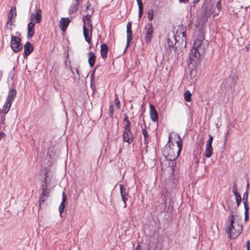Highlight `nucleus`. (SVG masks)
Wrapping results in <instances>:
<instances>
[{"label":"nucleus","instance_id":"f257e3e1","mask_svg":"<svg viewBox=\"0 0 250 250\" xmlns=\"http://www.w3.org/2000/svg\"><path fill=\"white\" fill-rule=\"evenodd\" d=\"M204 37L202 35H199L195 40L192 48L189 55V63L193 66L196 65L199 59L205 52V45L203 43Z\"/></svg>","mask_w":250,"mask_h":250},{"label":"nucleus","instance_id":"f03ea898","mask_svg":"<svg viewBox=\"0 0 250 250\" xmlns=\"http://www.w3.org/2000/svg\"><path fill=\"white\" fill-rule=\"evenodd\" d=\"M229 209L231 212V218L230 219V224L229 227L228 234L230 238L235 239L241 233L242 227L240 225L234 222L235 217H236L235 214L236 208H230V206L229 205Z\"/></svg>","mask_w":250,"mask_h":250},{"label":"nucleus","instance_id":"7ed1b4c3","mask_svg":"<svg viewBox=\"0 0 250 250\" xmlns=\"http://www.w3.org/2000/svg\"><path fill=\"white\" fill-rule=\"evenodd\" d=\"M91 15L87 14L83 18V34L85 41L90 45L92 44L91 38L93 25L90 20Z\"/></svg>","mask_w":250,"mask_h":250},{"label":"nucleus","instance_id":"20e7f679","mask_svg":"<svg viewBox=\"0 0 250 250\" xmlns=\"http://www.w3.org/2000/svg\"><path fill=\"white\" fill-rule=\"evenodd\" d=\"M10 46L15 52H18L21 50L22 45L21 42V39L17 36H12Z\"/></svg>","mask_w":250,"mask_h":250},{"label":"nucleus","instance_id":"39448f33","mask_svg":"<svg viewBox=\"0 0 250 250\" xmlns=\"http://www.w3.org/2000/svg\"><path fill=\"white\" fill-rule=\"evenodd\" d=\"M154 30L151 23H147L145 27V38L146 42L149 43L152 38V34Z\"/></svg>","mask_w":250,"mask_h":250},{"label":"nucleus","instance_id":"423d86ee","mask_svg":"<svg viewBox=\"0 0 250 250\" xmlns=\"http://www.w3.org/2000/svg\"><path fill=\"white\" fill-rule=\"evenodd\" d=\"M178 137L179 138V140L176 142L177 146H174V148H169L168 149V155H172L173 153L172 150L174 149L175 150L176 153L173 152V159L176 158L178 156L182 147V142L181 138L179 136H178Z\"/></svg>","mask_w":250,"mask_h":250},{"label":"nucleus","instance_id":"0eeeda50","mask_svg":"<svg viewBox=\"0 0 250 250\" xmlns=\"http://www.w3.org/2000/svg\"><path fill=\"white\" fill-rule=\"evenodd\" d=\"M42 10L38 9L36 10L35 13H32L30 15V21L39 23L42 21Z\"/></svg>","mask_w":250,"mask_h":250},{"label":"nucleus","instance_id":"6e6552de","mask_svg":"<svg viewBox=\"0 0 250 250\" xmlns=\"http://www.w3.org/2000/svg\"><path fill=\"white\" fill-rule=\"evenodd\" d=\"M123 139L124 141L131 144L134 140V135L131 131V129L124 130L123 133Z\"/></svg>","mask_w":250,"mask_h":250},{"label":"nucleus","instance_id":"1a4fd4ad","mask_svg":"<svg viewBox=\"0 0 250 250\" xmlns=\"http://www.w3.org/2000/svg\"><path fill=\"white\" fill-rule=\"evenodd\" d=\"M79 4L80 0H73L68 10L69 14L71 15L76 12L79 9Z\"/></svg>","mask_w":250,"mask_h":250},{"label":"nucleus","instance_id":"9d476101","mask_svg":"<svg viewBox=\"0 0 250 250\" xmlns=\"http://www.w3.org/2000/svg\"><path fill=\"white\" fill-rule=\"evenodd\" d=\"M17 16L16 9L15 7H13L10 9V10L8 15V20L7 22V24L11 25L13 21V18H15Z\"/></svg>","mask_w":250,"mask_h":250},{"label":"nucleus","instance_id":"9b49d317","mask_svg":"<svg viewBox=\"0 0 250 250\" xmlns=\"http://www.w3.org/2000/svg\"><path fill=\"white\" fill-rule=\"evenodd\" d=\"M70 23V20L68 18H62L59 23L60 28L63 31L66 30L67 26Z\"/></svg>","mask_w":250,"mask_h":250},{"label":"nucleus","instance_id":"f8f14e48","mask_svg":"<svg viewBox=\"0 0 250 250\" xmlns=\"http://www.w3.org/2000/svg\"><path fill=\"white\" fill-rule=\"evenodd\" d=\"M149 108L151 119L153 122H156L158 118L157 111L155 110L154 106L152 104L149 105Z\"/></svg>","mask_w":250,"mask_h":250},{"label":"nucleus","instance_id":"ddd939ff","mask_svg":"<svg viewBox=\"0 0 250 250\" xmlns=\"http://www.w3.org/2000/svg\"><path fill=\"white\" fill-rule=\"evenodd\" d=\"M35 25V22H33L32 21H30V22L28 24V32H27V38H32L34 35L35 34V29L34 26Z\"/></svg>","mask_w":250,"mask_h":250},{"label":"nucleus","instance_id":"4468645a","mask_svg":"<svg viewBox=\"0 0 250 250\" xmlns=\"http://www.w3.org/2000/svg\"><path fill=\"white\" fill-rule=\"evenodd\" d=\"M33 51V45L29 42H27L24 45V53L26 56L29 55Z\"/></svg>","mask_w":250,"mask_h":250},{"label":"nucleus","instance_id":"2eb2a0df","mask_svg":"<svg viewBox=\"0 0 250 250\" xmlns=\"http://www.w3.org/2000/svg\"><path fill=\"white\" fill-rule=\"evenodd\" d=\"M16 95L17 91L16 89H10L9 91L6 100L12 103L16 98Z\"/></svg>","mask_w":250,"mask_h":250},{"label":"nucleus","instance_id":"dca6fc26","mask_svg":"<svg viewBox=\"0 0 250 250\" xmlns=\"http://www.w3.org/2000/svg\"><path fill=\"white\" fill-rule=\"evenodd\" d=\"M132 39V30L131 23L128 22L127 24V46L129 44V42Z\"/></svg>","mask_w":250,"mask_h":250},{"label":"nucleus","instance_id":"f3484780","mask_svg":"<svg viewBox=\"0 0 250 250\" xmlns=\"http://www.w3.org/2000/svg\"><path fill=\"white\" fill-rule=\"evenodd\" d=\"M66 194L65 193V192H63L62 193V202H61V203L59 206V212H60V214H62L64 210L65 207L64 203L66 202Z\"/></svg>","mask_w":250,"mask_h":250},{"label":"nucleus","instance_id":"a211bd4d","mask_svg":"<svg viewBox=\"0 0 250 250\" xmlns=\"http://www.w3.org/2000/svg\"><path fill=\"white\" fill-rule=\"evenodd\" d=\"M108 49V46L105 43L102 44L101 46V54L103 59H105L107 57Z\"/></svg>","mask_w":250,"mask_h":250},{"label":"nucleus","instance_id":"6ab92c4d","mask_svg":"<svg viewBox=\"0 0 250 250\" xmlns=\"http://www.w3.org/2000/svg\"><path fill=\"white\" fill-rule=\"evenodd\" d=\"M88 63L91 67H93L95 64L96 56L92 52H90L88 54Z\"/></svg>","mask_w":250,"mask_h":250},{"label":"nucleus","instance_id":"aec40b11","mask_svg":"<svg viewBox=\"0 0 250 250\" xmlns=\"http://www.w3.org/2000/svg\"><path fill=\"white\" fill-rule=\"evenodd\" d=\"M235 196L236 201V203H237L236 207H235L234 208H233L231 206V205H230L231 202H228V208H229V205L230 207V208H235L236 210L237 209V208L239 206V205H240V204H241V202L242 201V198H241V196L240 194H238L235 195Z\"/></svg>","mask_w":250,"mask_h":250},{"label":"nucleus","instance_id":"412c9836","mask_svg":"<svg viewBox=\"0 0 250 250\" xmlns=\"http://www.w3.org/2000/svg\"><path fill=\"white\" fill-rule=\"evenodd\" d=\"M12 103V102L6 100L2 107V112L4 113H8L11 106Z\"/></svg>","mask_w":250,"mask_h":250},{"label":"nucleus","instance_id":"4be33fe9","mask_svg":"<svg viewBox=\"0 0 250 250\" xmlns=\"http://www.w3.org/2000/svg\"><path fill=\"white\" fill-rule=\"evenodd\" d=\"M213 152V148L212 146H207L206 147V150L205 152V156L207 158H210Z\"/></svg>","mask_w":250,"mask_h":250},{"label":"nucleus","instance_id":"5701e85b","mask_svg":"<svg viewBox=\"0 0 250 250\" xmlns=\"http://www.w3.org/2000/svg\"><path fill=\"white\" fill-rule=\"evenodd\" d=\"M47 196V193L46 192V191L45 189H43L42 190V193L41 194L40 196L39 202L40 206H41L42 203H44V202L45 201Z\"/></svg>","mask_w":250,"mask_h":250},{"label":"nucleus","instance_id":"b1692460","mask_svg":"<svg viewBox=\"0 0 250 250\" xmlns=\"http://www.w3.org/2000/svg\"><path fill=\"white\" fill-rule=\"evenodd\" d=\"M139 7V18L140 19L143 13V5L141 0H136Z\"/></svg>","mask_w":250,"mask_h":250},{"label":"nucleus","instance_id":"393cba45","mask_svg":"<svg viewBox=\"0 0 250 250\" xmlns=\"http://www.w3.org/2000/svg\"><path fill=\"white\" fill-rule=\"evenodd\" d=\"M178 43L176 42L175 44V52L177 56L181 55L184 49L183 47H180Z\"/></svg>","mask_w":250,"mask_h":250},{"label":"nucleus","instance_id":"a878e982","mask_svg":"<svg viewBox=\"0 0 250 250\" xmlns=\"http://www.w3.org/2000/svg\"><path fill=\"white\" fill-rule=\"evenodd\" d=\"M124 128H125L124 130L131 129V127H130L131 123H130V121H129L128 117L127 116H126L125 118V119L124 120Z\"/></svg>","mask_w":250,"mask_h":250},{"label":"nucleus","instance_id":"bb28decb","mask_svg":"<svg viewBox=\"0 0 250 250\" xmlns=\"http://www.w3.org/2000/svg\"><path fill=\"white\" fill-rule=\"evenodd\" d=\"M191 94L189 90H188L185 92L184 98H185V100L187 102H189L191 101Z\"/></svg>","mask_w":250,"mask_h":250},{"label":"nucleus","instance_id":"cd10ccee","mask_svg":"<svg viewBox=\"0 0 250 250\" xmlns=\"http://www.w3.org/2000/svg\"><path fill=\"white\" fill-rule=\"evenodd\" d=\"M120 191H121V196H127L128 194L126 193L125 188H124V186L122 185H120Z\"/></svg>","mask_w":250,"mask_h":250},{"label":"nucleus","instance_id":"c85d7f7f","mask_svg":"<svg viewBox=\"0 0 250 250\" xmlns=\"http://www.w3.org/2000/svg\"><path fill=\"white\" fill-rule=\"evenodd\" d=\"M147 18L149 21H151L153 18V10L148 9L147 12Z\"/></svg>","mask_w":250,"mask_h":250},{"label":"nucleus","instance_id":"c756f323","mask_svg":"<svg viewBox=\"0 0 250 250\" xmlns=\"http://www.w3.org/2000/svg\"><path fill=\"white\" fill-rule=\"evenodd\" d=\"M248 198V192H247V191H246L244 193V194H243V196L242 200H243L244 204H248L247 203Z\"/></svg>","mask_w":250,"mask_h":250},{"label":"nucleus","instance_id":"7c9ffc66","mask_svg":"<svg viewBox=\"0 0 250 250\" xmlns=\"http://www.w3.org/2000/svg\"><path fill=\"white\" fill-rule=\"evenodd\" d=\"M208 136H209V139L207 141L206 146H212V143L213 141V137L210 134H209L208 135Z\"/></svg>","mask_w":250,"mask_h":250},{"label":"nucleus","instance_id":"2f4dec72","mask_svg":"<svg viewBox=\"0 0 250 250\" xmlns=\"http://www.w3.org/2000/svg\"><path fill=\"white\" fill-rule=\"evenodd\" d=\"M142 133L144 137L145 143H146V142L147 138L148 137L147 131L145 129H143Z\"/></svg>","mask_w":250,"mask_h":250},{"label":"nucleus","instance_id":"473e14b6","mask_svg":"<svg viewBox=\"0 0 250 250\" xmlns=\"http://www.w3.org/2000/svg\"><path fill=\"white\" fill-rule=\"evenodd\" d=\"M115 104L117 109H119L120 107V102L118 97H116L115 100Z\"/></svg>","mask_w":250,"mask_h":250},{"label":"nucleus","instance_id":"72a5a7b5","mask_svg":"<svg viewBox=\"0 0 250 250\" xmlns=\"http://www.w3.org/2000/svg\"><path fill=\"white\" fill-rule=\"evenodd\" d=\"M232 192L233 193H234V195H236V194H239V193H238V192L237 191V188H236V185L235 184H234L233 186V189H232Z\"/></svg>","mask_w":250,"mask_h":250},{"label":"nucleus","instance_id":"f704fd0d","mask_svg":"<svg viewBox=\"0 0 250 250\" xmlns=\"http://www.w3.org/2000/svg\"><path fill=\"white\" fill-rule=\"evenodd\" d=\"M245 208V214H249V206L248 204H244Z\"/></svg>","mask_w":250,"mask_h":250},{"label":"nucleus","instance_id":"c9c22d12","mask_svg":"<svg viewBox=\"0 0 250 250\" xmlns=\"http://www.w3.org/2000/svg\"><path fill=\"white\" fill-rule=\"evenodd\" d=\"M167 45L169 46V48L170 49V47H172L173 43L171 42L170 39L168 38L167 40Z\"/></svg>","mask_w":250,"mask_h":250},{"label":"nucleus","instance_id":"e433bc0d","mask_svg":"<svg viewBox=\"0 0 250 250\" xmlns=\"http://www.w3.org/2000/svg\"><path fill=\"white\" fill-rule=\"evenodd\" d=\"M122 200L124 203V208H125L126 207V202L127 200V198L126 197V196H123V197H122Z\"/></svg>","mask_w":250,"mask_h":250},{"label":"nucleus","instance_id":"4c0bfd02","mask_svg":"<svg viewBox=\"0 0 250 250\" xmlns=\"http://www.w3.org/2000/svg\"><path fill=\"white\" fill-rule=\"evenodd\" d=\"M5 136V134L3 132H0V140Z\"/></svg>","mask_w":250,"mask_h":250},{"label":"nucleus","instance_id":"58836bf2","mask_svg":"<svg viewBox=\"0 0 250 250\" xmlns=\"http://www.w3.org/2000/svg\"><path fill=\"white\" fill-rule=\"evenodd\" d=\"M247 250H250V241H248L247 242Z\"/></svg>","mask_w":250,"mask_h":250},{"label":"nucleus","instance_id":"ea45409f","mask_svg":"<svg viewBox=\"0 0 250 250\" xmlns=\"http://www.w3.org/2000/svg\"><path fill=\"white\" fill-rule=\"evenodd\" d=\"M249 214H245V220L246 221H248V220L249 219Z\"/></svg>","mask_w":250,"mask_h":250},{"label":"nucleus","instance_id":"a19ab883","mask_svg":"<svg viewBox=\"0 0 250 250\" xmlns=\"http://www.w3.org/2000/svg\"><path fill=\"white\" fill-rule=\"evenodd\" d=\"M136 250H142L140 244H138L136 247Z\"/></svg>","mask_w":250,"mask_h":250},{"label":"nucleus","instance_id":"79ce46f5","mask_svg":"<svg viewBox=\"0 0 250 250\" xmlns=\"http://www.w3.org/2000/svg\"><path fill=\"white\" fill-rule=\"evenodd\" d=\"M180 2L186 3L188 2L189 0H179Z\"/></svg>","mask_w":250,"mask_h":250},{"label":"nucleus","instance_id":"37998d69","mask_svg":"<svg viewBox=\"0 0 250 250\" xmlns=\"http://www.w3.org/2000/svg\"><path fill=\"white\" fill-rule=\"evenodd\" d=\"M216 6L218 8V9H220V3L219 1H218L217 3H216Z\"/></svg>","mask_w":250,"mask_h":250},{"label":"nucleus","instance_id":"c03bdc74","mask_svg":"<svg viewBox=\"0 0 250 250\" xmlns=\"http://www.w3.org/2000/svg\"><path fill=\"white\" fill-rule=\"evenodd\" d=\"M249 186H249V184H247V190H248V188H249Z\"/></svg>","mask_w":250,"mask_h":250},{"label":"nucleus","instance_id":"a18cd8bd","mask_svg":"<svg viewBox=\"0 0 250 250\" xmlns=\"http://www.w3.org/2000/svg\"><path fill=\"white\" fill-rule=\"evenodd\" d=\"M199 1V0H194V1H195V2H198V1Z\"/></svg>","mask_w":250,"mask_h":250},{"label":"nucleus","instance_id":"49530a36","mask_svg":"<svg viewBox=\"0 0 250 250\" xmlns=\"http://www.w3.org/2000/svg\"><path fill=\"white\" fill-rule=\"evenodd\" d=\"M88 8H89V6L87 5V6H86V9H88Z\"/></svg>","mask_w":250,"mask_h":250},{"label":"nucleus","instance_id":"de8ad7c7","mask_svg":"<svg viewBox=\"0 0 250 250\" xmlns=\"http://www.w3.org/2000/svg\"><path fill=\"white\" fill-rule=\"evenodd\" d=\"M171 138V137L170 136L169 137V141L170 140Z\"/></svg>","mask_w":250,"mask_h":250},{"label":"nucleus","instance_id":"09e8293b","mask_svg":"<svg viewBox=\"0 0 250 250\" xmlns=\"http://www.w3.org/2000/svg\"><path fill=\"white\" fill-rule=\"evenodd\" d=\"M246 49H247V51H248V50H249V48H248V47H247V48H246Z\"/></svg>","mask_w":250,"mask_h":250}]
</instances>
